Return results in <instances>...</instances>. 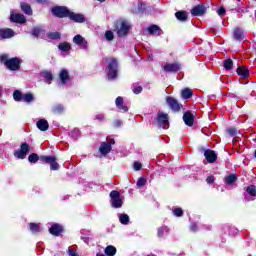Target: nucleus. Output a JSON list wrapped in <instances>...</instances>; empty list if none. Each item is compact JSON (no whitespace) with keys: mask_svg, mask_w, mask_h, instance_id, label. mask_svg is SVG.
Returning <instances> with one entry per match:
<instances>
[{"mask_svg":"<svg viewBox=\"0 0 256 256\" xmlns=\"http://www.w3.org/2000/svg\"><path fill=\"white\" fill-rule=\"evenodd\" d=\"M119 71V61L116 58L108 59V66L106 69L107 78L113 81L117 77V72Z\"/></svg>","mask_w":256,"mask_h":256,"instance_id":"nucleus-1","label":"nucleus"},{"mask_svg":"<svg viewBox=\"0 0 256 256\" xmlns=\"http://www.w3.org/2000/svg\"><path fill=\"white\" fill-rule=\"evenodd\" d=\"M0 61H2L3 64L6 65L10 71H18V69L21 67V61L19 58H10L8 55H2L0 56Z\"/></svg>","mask_w":256,"mask_h":256,"instance_id":"nucleus-2","label":"nucleus"},{"mask_svg":"<svg viewBox=\"0 0 256 256\" xmlns=\"http://www.w3.org/2000/svg\"><path fill=\"white\" fill-rule=\"evenodd\" d=\"M129 29H131V24L125 20H120L116 25V33L118 37H125L129 35Z\"/></svg>","mask_w":256,"mask_h":256,"instance_id":"nucleus-3","label":"nucleus"},{"mask_svg":"<svg viewBox=\"0 0 256 256\" xmlns=\"http://www.w3.org/2000/svg\"><path fill=\"white\" fill-rule=\"evenodd\" d=\"M14 101H23V103H33L35 101V96L31 93L23 94L21 91L16 90L13 92Z\"/></svg>","mask_w":256,"mask_h":256,"instance_id":"nucleus-4","label":"nucleus"},{"mask_svg":"<svg viewBox=\"0 0 256 256\" xmlns=\"http://www.w3.org/2000/svg\"><path fill=\"white\" fill-rule=\"evenodd\" d=\"M110 199L114 209H121L123 207V199H121V194L118 191L113 190L110 192Z\"/></svg>","mask_w":256,"mask_h":256,"instance_id":"nucleus-5","label":"nucleus"},{"mask_svg":"<svg viewBox=\"0 0 256 256\" xmlns=\"http://www.w3.org/2000/svg\"><path fill=\"white\" fill-rule=\"evenodd\" d=\"M31 151V146L27 143H22L19 150L14 151V157L16 159H25L29 152Z\"/></svg>","mask_w":256,"mask_h":256,"instance_id":"nucleus-6","label":"nucleus"},{"mask_svg":"<svg viewBox=\"0 0 256 256\" xmlns=\"http://www.w3.org/2000/svg\"><path fill=\"white\" fill-rule=\"evenodd\" d=\"M40 160L44 161V163H49L51 171H57L59 169V163H57L55 156H41Z\"/></svg>","mask_w":256,"mask_h":256,"instance_id":"nucleus-7","label":"nucleus"},{"mask_svg":"<svg viewBox=\"0 0 256 256\" xmlns=\"http://www.w3.org/2000/svg\"><path fill=\"white\" fill-rule=\"evenodd\" d=\"M157 123L162 127V129H169V115L159 112L157 115Z\"/></svg>","mask_w":256,"mask_h":256,"instance_id":"nucleus-8","label":"nucleus"},{"mask_svg":"<svg viewBox=\"0 0 256 256\" xmlns=\"http://www.w3.org/2000/svg\"><path fill=\"white\" fill-rule=\"evenodd\" d=\"M51 11L55 17H60V18L69 17V13H70L67 7H63V6L53 7Z\"/></svg>","mask_w":256,"mask_h":256,"instance_id":"nucleus-9","label":"nucleus"},{"mask_svg":"<svg viewBox=\"0 0 256 256\" xmlns=\"http://www.w3.org/2000/svg\"><path fill=\"white\" fill-rule=\"evenodd\" d=\"M166 103L174 113L181 111L182 106L175 98L169 96L166 97Z\"/></svg>","mask_w":256,"mask_h":256,"instance_id":"nucleus-10","label":"nucleus"},{"mask_svg":"<svg viewBox=\"0 0 256 256\" xmlns=\"http://www.w3.org/2000/svg\"><path fill=\"white\" fill-rule=\"evenodd\" d=\"M73 43H75V45H78V47H80V49H87V47H89L87 40H85L83 38V36H81L79 34L74 36Z\"/></svg>","mask_w":256,"mask_h":256,"instance_id":"nucleus-11","label":"nucleus"},{"mask_svg":"<svg viewBox=\"0 0 256 256\" xmlns=\"http://www.w3.org/2000/svg\"><path fill=\"white\" fill-rule=\"evenodd\" d=\"M114 144H115V141H113L112 143L111 142H103L99 148V152L101 153V155H107V154L111 153V145H114Z\"/></svg>","mask_w":256,"mask_h":256,"instance_id":"nucleus-12","label":"nucleus"},{"mask_svg":"<svg viewBox=\"0 0 256 256\" xmlns=\"http://www.w3.org/2000/svg\"><path fill=\"white\" fill-rule=\"evenodd\" d=\"M205 11H207V8H205V5L199 4L195 6L192 10L191 13L194 17H199L203 14H205Z\"/></svg>","mask_w":256,"mask_h":256,"instance_id":"nucleus-13","label":"nucleus"},{"mask_svg":"<svg viewBox=\"0 0 256 256\" xmlns=\"http://www.w3.org/2000/svg\"><path fill=\"white\" fill-rule=\"evenodd\" d=\"M68 17L69 19H71V21H74L75 23H85V16L83 14L69 12Z\"/></svg>","mask_w":256,"mask_h":256,"instance_id":"nucleus-14","label":"nucleus"},{"mask_svg":"<svg viewBox=\"0 0 256 256\" xmlns=\"http://www.w3.org/2000/svg\"><path fill=\"white\" fill-rule=\"evenodd\" d=\"M163 69L167 73H177V71L181 69V66L177 63H171V64L164 65Z\"/></svg>","mask_w":256,"mask_h":256,"instance_id":"nucleus-15","label":"nucleus"},{"mask_svg":"<svg viewBox=\"0 0 256 256\" xmlns=\"http://www.w3.org/2000/svg\"><path fill=\"white\" fill-rule=\"evenodd\" d=\"M15 37V32L9 28L0 30V39H11Z\"/></svg>","mask_w":256,"mask_h":256,"instance_id":"nucleus-16","label":"nucleus"},{"mask_svg":"<svg viewBox=\"0 0 256 256\" xmlns=\"http://www.w3.org/2000/svg\"><path fill=\"white\" fill-rule=\"evenodd\" d=\"M204 157L208 161V163H215L217 161V154L213 150H206L204 153Z\"/></svg>","mask_w":256,"mask_h":256,"instance_id":"nucleus-17","label":"nucleus"},{"mask_svg":"<svg viewBox=\"0 0 256 256\" xmlns=\"http://www.w3.org/2000/svg\"><path fill=\"white\" fill-rule=\"evenodd\" d=\"M183 121L185 125H188V127H191L195 121V118L193 117V114H191V112H185L183 115Z\"/></svg>","mask_w":256,"mask_h":256,"instance_id":"nucleus-18","label":"nucleus"},{"mask_svg":"<svg viewBox=\"0 0 256 256\" xmlns=\"http://www.w3.org/2000/svg\"><path fill=\"white\" fill-rule=\"evenodd\" d=\"M10 20L12 23H25V21H27L23 14H11Z\"/></svg>","mask_w":256,"mask_h":256,"instance_id":"nucleus-19","label":"nucleus"},{"mask_svg":"<svg viewBox=\"0 0 256 256\" xmlns=\"http://www.w3.org/2000/svg\"><path fill=\"white\" fill-rule=\"evenodd\" d=\"M59 80L61 85H65V83L69 81V71L66 69H62L59 73Z\"/></svg>","mask_w":256,"mask_h":256,"instance_id":"nucleus-20","label":"nucleus"},{"mask_svg":"<svg viewBox=\"0 0 256 256\" xmlns=\"http://www.w3.org/2000/svg\"><path fill=\"white\" fill-rule=\"evenodd\" d=\"M51 235L59 236L60 233H63V226L59 224H53L49 229Z\"/></svg>","mask_w":256,"mask_h":256,"instance_id":"nucleus-21","label":"nucleus"},{"mask_svg":"<svg viewBox=\"0 0 256 256\" xmlns=\"http://www.w3.org/2000/svg\"><path fill=\"white\" fill-rule=\"evenodd\" d=\"M116 107L120 110L123 111L124 113H127L129 111V108L127 106L123 105V97L119 96L116 98Z\"/></svg>","mask_w":256,"mask_h":256,"instance_id":"nucleus-22","label":"nucleus"},{"mask_svg":"<svg viewBox=\"0 0 256 256\" xmlns=\"http://www.w3.org/2000/svg\"><path fill=\"white\" fill-rule=\"evenodd\" d=\"M147 31L150 35H156L157 37H159V35H161V33H163L161 28L157 25H152V26L148 27Z\"/></svg>","mask_w":256,"mask_h":256,"instance_id":"nucleus-23","label":"nucleus"},{"mask_svg":"<svg viewBox=\"0 0 256 256\" xmlns=\"http://www.w3.org/2000/svg\"><path fill=\"white\" fill-rule=\"evenodd\" d=\"M36 125L40 131H47L49 129V122L45 119H40Z\"/></svg>","mask_w":256,"mask_h":256,"instance_id":"nucleus-24","label":"nucleus"},{"mask_svg":"<svg viewBox=\"0 0 256 256\" xmlns=\"http://www.w3.org/2000/svg\"><path fill=\"white\" fill-rule=\"evenodd\" d=\"M45 83L51 84V81H53V74L49 71H44L41 73Z\"/></svg>","mask_w":256,"mask_h":256,"instance_id":"nucleus-25","label":"nucleus"},{"mask_svg":"<svg viewBox=\"0 0 256 256\" xmlns=\"http://www.w3.org/2000/svg\"><path fill=\"white\" fill-rule=\"evenodd\" d=\"M237 73L240 77H243L244 79L249 77V70L246 67H238Z\"/></svg>","mask_w":256,"mask_h":256,"instance_id":"nucleus-26","label":"nucleus"},{"mask_svg":"<svg viewBox=\"0 0 256 256\" xmlns=\"http://www.w3.org/2000/svg\"><path fill=\"white\" fill-rule=\"evenodd\" d=\"M21 9L26 15H33V10L31 9V6L27 3L21 4Z\"/></svg>","mask_w":256,"mask_h":256,"instance_id":"nucleus-27","label":"nucleus"},{"mask_svg":"<svg viewBox=\"0 0 256 256\" xmlns=\"http://www.w3.org/2000/svg\"><path fill=\"white\" fill-rule=\"evenodd\" d=\"M58 49H60L62 52L66 53L67 51L71 50V44L68 42H63L58 45Z\"/></svg>","mask_w":256,"mask_h":256,"instance_id":"nucleus-28","label":"nucleus"},{"mask_svg":"<svg viewBox=\"0 0 256 256\" xmlns=\"http://www.w3.org/2000/svg\"><path fill=\"white\" fill-rule=\"evenodd\" d=\"M119 221L122 225H129V215L127 214H118Z\"/></svg>","mask_w":256,"mask_h":256,"instance_id":"nucleus-29","label":"nucleus"},{"mask_svg":"<svg viewBox=\"0 0 256 256\" xmlns=\"http://www.w3.org/2000/svg\"><path fill=\"white\" fill-rule=\"evenodd\" d=\"M116 253L117 248H115L114 246H108L105 248V254L108 256H115Z\"/></svg>","mask_w":256,"mask_h":256,"instance_id":"nucleus-30","label":"nucleus"},{"mask_svg":"<svg viewBox=\"0 0 256 256\" xmlns=\"http://www.w3.org/2000/svg\"><path fill=\"white\" fill-rule=\"evenodd\" d=\"M234 39L237 41L243 39V30H241V28H236L234 30Z\"/></svg>","mask_w":256,"mask_h":256,"instance_id":"nucleus-31","label":"nucleus"},{"mask_svg":"<svg viewBox=\"0 0 256 256\" xmlns=\"http://www.w3.org/2000/svg\"><path fill=\"white\" fill-rule=\"evenodd\" d=\"M29 227H30V231H32V233H39V231H41V225L40 224L30 223Z\"/></svg>","mask_w":256,"mask_h":256,"instance_id":"nucleus-32","label":"nucleus"},{"mask_svg":"<svg viewBox=\"0 0 256 256\" xmlns=\"http://www.w3.org/2000/svg\"><path fill=\"white\" fill-rule=\"evenodd\" d=\"M225 181L228 185H233V183H235V181H237V176H235V174L226 176Z\"/></svg>","mask_w":256,"mask_h":256,"instance_id":"nucleus-33","label":"nucleus"},{"mask_svg":"<svg viewBox=\"0 0 256 256\" xmlns=\"http://www.w3.org/2000/svg\"><path fill=\"white\" fill-rule=\"evenodd\" d=\"M193 92L190 89L182 90V99H191Z\"/></svg>","mask_w":256,"mask_h":256,"instance_id":"nucleus-34","label":"nucleus"},{"mask_svg":"<svg viewBox=\"0 0 256 256\" xmlns=\"http://www.w3.org/2000/svg\"><path fill=\"white\" fill-rule=\"evenodd\" d=\"M52 111L53 113L61 114L65 111V108L60 104H56L55 106H53Z\"/></svg>","mask_w":256,"mask_h":256,"instance_id":"nucleus-35","label":"nucleus"},{"mask_svg":"<svg viewBox=\"0 0 256 256\" xmlns=\"http://www.w3.org/2000/svg\"><path fill=\"white\" fill-rule=\"evenodd\" d=\"M176 18L179 20V21H187V13L185 12H182V11H179V12H176Z\"/></svg>","mask_w":256,"mask_h":256,"instance_id":"nucleus-36","label":"nucleus"},{"mask_svg":"<svg viewBox=\"0 0 256 256\" xmlns=\"http://www.w3.org/2000/svg\"><path fill=\"white\" fill-rule=\"evenodd\" d=\"M48 39H53V40H57V39H61V33L59 32H49L47 34Z\"/></svg>","mask_w":256,"mask_h":256,"instance_id":"nucleus-37","label":"nucleus"},{"mask_svg":"<svg viewBox=\"0 0 256 256\" xmlns=\"http://www.w3.org/2000/svg\"><path fill=\"white\" fill-rule=\"evenodd\" d=\"M224 69H226V71H231V69H233V60L231 59H227L224 61Z\"/></svg>","mask_w":256,"mask_h":256,"instance_id":"nucleus-38","label":"nucleus"},{"mask_svg":"<svg viewBox=\"0 0 256 256\" xmlns=\"http://www.w3.org/2000/svg\"><path fill=\"white\" fill-rule=\"evenodd\" d=\"M104 37L106 39V41H113V39H115V35L113 34V32L111 30H108L105 32Z\"/></svg>","mask_w":256,"mask_h":256,"instance_id":"nucleus-39","label":"nucleus"},{"mask_svg":"<svg viewBox=\"0 0 256 256\" xmlns=\"http://www.w3.org/2000/svg\"><path fill=\"white\" fill-rule=\"evenodd\" d=\"M28 161L30 163H37V161H39V156L36 153L30 154L28 156Z\"/></svg>","mask_w":256,"mask_h":256,"instance_id":"nucleus-40","label":"nucleus"},{"mask_svg":"<svg viewBox=\"0 0 256 256\" xmlns=\"http://www.w3.org/2000/svg\"><path fill=\"white\" fill-rule=\"evenodd\" d=\"M246 191H247L248 195H250L251 197L256 196V187L255 186H249Z\"/></svg>","mask_w":256,"mask_h":256,"instance_id":"nucleus-41","label":"nucleus"},{"mask_svg":"<svg viewBox=\"0 0 256 256\" xmlns=\"http://www.w3.org/2000/svg\"><path fill=\"white\" fill-rule=\"evenodd\" d=\"M173 215H175V217H183V209L181 208L174 209Z\"/></svg>","mask_w":256,"mask_h":256,"instance_id":"nucleus-42","label":"nucleus"},{"mask_svg":"<svg viewBox=\"0 0 256 256\" xmlns=\"http://www.w3.org/2000/svg\"><path fill=\"white\" fill-rule=\"evenodd\" d=\"M146 183H147V179L141 177L137 181V187H144V185H146Z\"/></svg>","mask_w":256,"mask_h":256,"instance_id":"nucleus-43","label":"nucleus"},{"mask_svg":"<svg viewBox=\"0 0 256 256\" xmlns=\"http://www.w3.org/2000/svg\"><path fill=\"white\" fill-rule=\"evenodd\" d=\"M141 91H143V88L141 86L133 87V93H135V95H139V93H141Z\"/></svg>","mask_w":256,"mask_h":256,"instance_id":"nucleus-44","label":"nucleus"},{"mask_svg":"<svg viewBox=\"0 0 256 256\" xmlns=\"http://www.w3.org/2000/svg\"><path fill=\"white\" fill-rule=\"evenodd\" d=\"M133 167L135 171H141V167L143 166L141 165L140 162H134Z\"/></svg>","mask_w":256,"mask_h":256,"instance_id":"nucleus-45","label":"nucleus"},{"mask_svg":"<svg viewBox=\"0 0 256 256\" xmlns=\"http://www.w3.org/2000/svg\"><path fill=\"white\" fill-rule=\"evenodd\" d=\"M165 231H168L167 227H161L158 229V237L163 236V233H165Z\"/></svg>","mask_w":256,"mask_h":256,"instance_id":"nucleus-46","label":"nucleus"},{"mask_svg":"<svg viewBox=\"0 0 256 256\" xmlns=\"http://www.w3.org/2000/svg\"><path fill=\"white\" fill-rule=\"evenodd\" d=\"M217 13L220 17H223V15H225V13H226L225 8H223V7L219 8Z\"/></svg>","mask_w":256,"mask_h":256,"instance_id":"nucleus-47","label":"nucleus"},{"mask_svg":"<svg viewBox=\"0 0 256 256\" xmlns=\"http://www.w3.org/2000/svg\"><path fill=\"white\" fill-rule=\"evenodd\" d=\"M68 255L69 256H79V254H77V250H73V249L68 250Z\"/></svg>","mask_w":256,"mask_h":256,"instance_id":"nucleus-48","label":"nucleus"},{"mask_svg":"<svg viewBox=\"0 0 256 256\" xmlns=\"http://www.w3.org/2000/svg\"><path fill=\"white\" fill-rule=\"evenodd\" d=\"M96 119H97L98 121H103V119H105V115H103V114H97V115H96Z\"/></svg>","mask_w":256,"mask_h":256,"instance_id":"nucleus-49","label":"nucleus"},{"mask_svg":"<svg viewBox=\"0 0 256 256\" xmlns=\"http://www.w3.org/2000/svg\"><path fill=\"white\" fill-rule=\"evenodd\" d=\"M207 183H213L215 181V177L213 176H208L206 179Z\"/></svg>","mask_w":256,"mask_h":256,"instance_id":"nucleus-50","label":"nucleus"},{"mask_svg":"<svg viewBox=\"0 0 256 256\" xmlns=\"http://www.w3.org/2000/svg\"><path fill=\"white\" fill-rule=\"evenodd\" d=\"M228 133L230 135H235V133H237V130H235V128H230V129H228Z\"/></svg>","mask_w":256,"mask_h":256,"instance_id":"nucleus-51","label":"nucleus"},{"mask_svg":"<svg viewBox=\"0 0 256 256\" xmlns=\"http://www.w3.org/2000/svg\"><path fill=\"white\" fill-rule=\"evenodd\" d=\"M114 126L115 127H121V121L120 120H115L114 121Z\"/></svg>","mask_w":256,"mask_h":256,"instance_id":"nucleus-52","label":"nucleus"},{"mask_svg":"<svg viewBox=\"0 0 256 256\" xmlns=\"http://www.w3.org/2000/svg\"><path fill=\"white\" fill-rule=\"evenodd\" d=\"M190 230H191V231H197V224H192V225L190 226Z\"/></svg>","mask_w":256,"mask_h":256,"instance_id":"nucleus-53","label":"nucleus"},{"mask_svg":"<svg viewBox=\"0 0 256 256\" xmlns=\"http://www.w3.org/2000/svg\"><path fill=\"white\" fill-rule=\"evenodd\" d=\"M82 239L84 243H87V245H89V237H83Z\"/></svg>","mask_w":256,"mask_h":256,"instance_id":"nucleus-54","label":"nucleus"},{"mask_svg":"<svg viewBox=\"0 0 256 256\" xmlns=\"http://www.w3.org/2000/svg\"><path fill=\"white\" fill-rule=\"evenodd\" d=\"M38 3H44V1H47V0H36Z\"/></svg>","mask_w":256,"mask_h":256,"instance_id":"nucleus-55","label":"nucleus"},{"mask_svg":"<svg viewBox=\"0 0 256 256\" xmlns=\"http://www.w3.org/2000/svg\"><path fill=\"white\" fill-rule=\"evenodd\" d=\"M100 3H105V0H98Z\"/></svg>","mask_w":256,"mask_h":256,"instance_id":"nucleus-56","label":"nucleus"},{"mask_svg":"<svg viewBox=\"0 0 256 256\" xmlns=\"http://www.w3.org/2000/svg\"><path fill=\"white\" fill-rule=\"evenodd\" d=\"M0 95H1V86H0Z\"/></svg>","mask_w":256,"mask_h":256,"instance_id":"nucleus-57","label":"nucleus"}]
</instances>
